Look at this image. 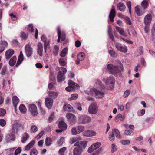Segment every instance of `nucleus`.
Here are the masks:
<instances>
[{"label": "nucleus", "mask_w": 155, "mask_h": 155, "mask_svg": "<svg viewBox=\"0 0 155 155\" xmlns=\"http://www.w3.org/2000/svg\"><path fill=\"white\" fill-rule=\"evenodd\" d=\"M48 94L49 96L52 98H56L58 95V93L56 91H48Z\"/></svg>", "instance_id": "nucleus-25"}, {"label": "nucleus", "mask_w": 155, "mask_h": 155, "mask_svg": "<svg viewBox=\"0 0 155 155\" xmlns=\"http://www.w3.org/2000/svg\"><path fill=\"white\" fill-rule=\"evenodd\" d=\"M125 19L126 21V22L129 25H131L132 24L130 18L127 16L125 18Z\"/></svg>", "instance_id": "nucleus-64"}, {"label": "nucleus", "mask_w": 155, "mask_h": 155, "mask_svg": "<svg viewBox=\"0 0 155 155\" xmlns=\"http://www.w3.org/2000/svg\"><path fill=\"white\" fill-rule=\"evenodd\" d=\"M82 152V150L77 147L73 151V155H80Z\"/></svg>", "instance_id": "nucleus-27"}, {"label": "nucleus", "mask_w": 155, "mask_h": 155, "mask_svg": "<svg viewBox=\"0 0 155 155\" xmlns=\"http://www.w3.org/2000/svg\"><path fill=\"white\" fill-rule=\"evenodd\" d=\"M141 5L142 8L144 9V10H145L147 8L148 5V1L146 0H143L141 3Z\"/></svg>", "instance_id": "nucleus-36"}, {"label": "nucleus", "mask_w": 155, "mask_h": 155, "mask_svg": "<svg viewBox=\"0 0 155 155\" xmlns=\"http://www.w3.org/2000/svg\"><path fill=\"white\" fill-rule=\"evenodd\" d=\"M66 150L67 148L65 147L60 149L58 152L59 155H64V152Z\"/></svg>", "instance_id": "nucleus-41"}, {"label": "nucleus", "mask_w": 155, "mask_h": 155, "mask_svg": "<svg viewBox=\"0 0 155 155\" xmlns=\"http://www.w3.org/2000/svg\"><path fill=\"white\" fill-rule=\"evenodd\" d=\"M25 50L27 56L29 57L32 54V48L29 45H26L25 47Z\"/></svg>", "instance_id": "nucleus-16"}, {"label": "nucleus", "mask_w": 155, "mask_h": 155, "mask_svg": "<svg viewBox=\"0 0 155 155\" xmlns=\"http://www.w3.org/2000/svg\"><path fill=\"white\" fill-rule=\"evenodd\" d=\"M64 138L61 137L59 140L58 141L57 144L59 146H61L64 143Z\"/></svg>", "instance_id": "nucleus-57"}, {"label": "nucleus", "mask_w": 155, "mask_h": 155, "mask_svg": "<svg viewBox=\"0 0 155 155\" xmlns=\"http://www.w3.org/2000/svg\"><path fill=\"white\" fill-rule=\"evenodd\" d=\"M68 84L70 85L71 86L74 87V89L75 87L78 88V87H79L78 84L75 82H73L71 80H69L68 81Z\"/></svg>", "instance_id": "nucleus-34"}, {"label": "nucleus", "mask_w": 155, "mask_h": 155, "mask_svg": "<svg viewBox=\"0 0 155 155\" xmlns=\"http://www.w3.org/2000/svg\"><path fill=\"white\" fill-rule=\"evenodd\" d=\"M59 50V47L58 46L55 45L54 47V49L53 50V54L54 56H56L58 54Z\"/></svg>", "instance_id": "nucleus-45"}, {"label": "nucleus", "mask_w": 155, "mask_h": 155, "mask_svg": "<svg viewBox=\"0 0 155 155\" xmlns=\"http://www.w3.org/2000/svg\"><path fill=\"white\" fill-rule=\"evenodd\" d=\"M117 8L120 11H124L126 9V6L123 3L120 2L117 5Z\"/></svg>", "instance_id": "nucleus-26"}, {"label": "nucleus", "mask_w": 155, "mask_h": 155, "mask_svg": "<svg viewBox=\"0 0 155 155\" xmlns=\"http://www.w3.org/2000/svg\"><path fill=\"white\" fill-rule=\"evenodd\" d=\"M15 125H16V126H17V128L18 129L19 128H21L22 129H24V124L18 123H16L15 124Z\"/></svg>", "instance_id": "nucleus-51"}, {"label": "nucleus", "mask_w": 155, "mask_h": 155, "mask_svg": "<svg viewBox=\"0 0 155 155\" xmlns=\"http://www.w3.org/2000/svg\"><path fill=\"white\" fill-rule=\"evenodd\" d=\"M14 134L10 133L7 134L6 136V140L7 142H9L11 140L13 141L15 139Z\"/></svg>", "instance_id": "nucleus-21"}, {"label": "nucleus", "mask_w": 155, "mask_h": 155, "mask_svg": "<svg viewBox=\"0 0 155 155\" xmlns=\"http://www.w3.org/2000/svg\"><path fill=\"white\" fill-rule=\"evenodd\" d=\"M13 104L14 105L15 110L17 105L19 102L18 98L16 96H14L12 97Z\"/></svg>", "instance_id": "nucleus-28"}, {"label": "nucleus", "mask_w": 155, "mask_h": 155, "mask_svg": "<svg viewBox=\"0 0 155 155\" xmlns=\"http://www.w3.org/2000/svg\"><path fill=\"white\" fill-rule=\"evenodd\" d=\"M58 127L59 129H61L64 130H66L67 128L66 124L63 121H61L59 122Z\"/></svg>", "instance_id": "nucleus-22"}, {"label": "nucleus", "mask_w": 155, "mask_h": 155, "mask_svg": "<svg viewBox=\"0 0 155 155\" xmlns=\"http://www.w3.org/2000/svg\"><path fill=\"white\" fill-rule=\"evenodd\" d=\"M95 150L101 146V143L100 142H97L94 143L92 145Z\"/></svg>", "instance_id": "nucleus-54"}, {"label": "nucleus", "mask_w": 155, "mask_h": 155, "mask_svg": "<svg viewBox=\"0 0 155 155\" xmlns=\"http://www.w3.org/2000/svg\"><path fill=\"white\" fill-rule=\"evenodd\" d=\"M14 51L12 49L7 50L5 53V58L7 59H9L14 54Z\"/></svg>", "instance_id": "nucleus-17"}, {"label": "nucleus", "mask_w": 155, "mask_h": 155, "mask_svg": "<svg viewBox=\"0 0 155 155\" xmlns=\"http://www.w3.org/2000/svg\"><path fill=\"white\" fill-rule=\"evenodd\" d=\"M96 133L92 130H87L85 131L83 134L84 136L88 137H92L95 135Z\"/></svg>", "instance_id": "nucleus-20"}, {"label": "nucleus", "mask_w": 155, "mask_h": 155, "mask_svg": "<svg viewBox=\"0 0 155 155\" xmlns=\"http://www.w3.org/2000/svg\"><path fill=\"white\" fill-rule=\"evenodd\" d=\"M116 29L121 35H124V31L123 29L120 27L116 26Z\"/></svg>", "instance_id": "nucleus-43"}, {"label": "nucleus", "mask_w": 155, "mask_h": 155, "mask_svg": "<svg viewBox=\"0 0 155 155\" xmlns=\"http://www.w3.org/2000/svg\"><path fill=\"white\" fill-rule=\"evenodd\" d=\"M85 58V54L83 52L79 53L77 56V58L79 61H82Z\"/></svg>", "instance_id": "nucleus-33"}, {"label": "nucleus", "mask_w": 155, "mask_h": 155, "mask_svg": "<svg viewBox=\"0 0 155 155\" xmlns=\"http://www.w3.org/2000/svg\"><path fill=\"white\" fill-rule=\"evenodd\" d=\"M78 97V95L77 94H72L71 97V100H73L76 99Z\"/></svg>", "instance_id": "nucleus-60"}, {"label": "nucleus", "mask_w": 155, "mask_h": 155, "mask_svg": "<svg viewBox=\"0 0 155 155\" xmlns=\"http://www.w3.org/2000/svg\"><path fill=\"white\" fill-rule=\"evenodd\" d=\"M109 53L110 55L113 57H115L116 55V52H115V51L112 50H109Z\"/></svg>", "instance_id": "nucleus-53"}, {"label": "nucleus", "mask_w": 155, "mask_h": 155, "mask_svg": "<svg viewBox=\"0 0 155 155\" xmlns=\"http://www.w3.org/2000/svg\"><path fill=\"white\" fill-rule=\"evenodd\" d=\"M130 91L129 90H126L124 92V98L127 97L130 94Z\"/></svg>", "instance_id": "nucleus-61"}, {"label": "nucleus", "mask_w": 155, "mask_h": 155, "mask_svg": "<svg viewBox=\"0 0 155 155\" xmlns=\"http://www.w3.org/2000/svg\"><path fill=\"white\" fill-rule=\"evenodd\" d=\"M53 101L51 98L47 97L45 99V104L46 107L50 109L51 108L53 104Z\"/></svg>", "instance_id": "nucleus-13"}, {"label": "nucleus", "mask_w": 155, "mask_h": 155, "mask_svg": "<svg viewBox=\"0 0 155 155\" xmlns=\"http://www.w3.org/2000/svg\"><path fill=\"white\" fill-rule=\"evenodd\" d=\"M57 30L58 35L57 42H60V40H61L62 41H64L66 38L65 33L64 32L61 33L60 28L59 27H57Z\"/></svg>", "instance_id": "nucleus-6"}, {"label": "nucleus", "mask_w": 155, "mask_h": 155, "mask_svg": "<svg viewBox=\"0 0 155 155\" xmlns=\"http://www.w3.org/2000/svg\"><path fill=\"white\" fill-rule=\"evenodd\" d=\"M24 59V57L22 51H21L20 54L18 56V60L17 62L15 65L16 67L18 66L23 61Z\"/></svg>", "instance_id": "nucleus-18"}, {"label": "nucleus", "mask_w": 155, "mask_h": 155, "mask_svg": "<svg viewBox=\"0 0 155 155\" xmlns=\"http://www.w3.org/2000/svg\"><path fill=\"white\" fill-rule=\"evenodd\" d=\"M19 109L20 112L22 113H24L26 112V109L25 106L23 104H21L19 106Z\"/></svg>", "instance_id": "nucleus-38"}, {"label": "nucleus", "mask_w": 155, "mask_h": 155, "mask_svg": "<svg viewBox=\"0 0 155 155\" xmlns=\"http://www.w3.org/2000/svg\"><path fill=\"white\" fill-rule=\"evenodd\" d=\"M109 139L111 141H113L114 140L115 136L114 134L113 131H112V134L109 135L108 137Z\"/></svg>", "instance_id": "nucleus-48"}, {"label": "nucleus", "mask_w": 155, "mask_h": 155, "mask_svg": "<svg viewBox=\"0 0 155 155\" xmlns=\"http://www.w3.org/2000/svg\"><path fill=\"white\" fill-rule=\"evenodd\" d=\"M98 110L97 105L96 103L91 104L89 106L88 112L90 114H96L97 113Z\"/></svg>", "instance_id": "nucleus-5"}, {"label": "nucleus", "mask_w": 155, "mask_h": 155, "mask_svg": "<svg viewBox=\"0 0 155 155\" xmlns=\"http://www.w3.org/2000/svg\"><path fill=\"white\" fill-rule=\"evenodd\" d=\"M68 49L66 48H64L60 53V55L61 57H64L67 54Z\"/></svg>", "instance_id": "nucleus-40"}, {"label": "nucleus", "mask_w": 155, "mask_h": 155, "mask_svg": "<svg viewBox=\"0 0 155 155\" xmlns=\"http://www.w3.org/2000/svg\"><path fill=\"white\" fill-rule=\"evenodd\" d=\"M37 53L40 56H42L43 55L42 52L43 51V46L41 42H39L37 45Z\"/></svg>", "instance_id": "nucleus-19"}, {"label": "nucleus", "mask_w": 155, "mask_h": 155, "mask_svg": "<svg viewBox=\"0 0 155 155\" xmlns=\"http://www.w3.org/2000/svg\"><path fill=\"white\" fill-rule=\"evenodd\" d=\"M22 38L25 40L27 39L28 37V34L24 32H22L21 34Z\"/></svg>", "instance_id": "nucleus-56"}, {"label": "nucleus", "mask_w": 155, "mask_h": 155, "mask_svg": "<svg viewBox=\"0 0 155 155\" xmlns=\"http://www.w3.org/2000/svg\"><path fill=\"white\" fill-rule=\"evenodd\" d=\"M81 140V138L80 137H76L75 138H72L70 139V143L71 144H73L74 143L76 142L79 140Z\"/></svg>", "instance_id": "nucleus-37"}, {"label": "nucleus", "mask_w": 155, "mask_h": 155, "mask_svg": "<svg viewBox=\"0 0 155 155\" xmlns=\"http://www.w3.org/2000/svg\"><path fill=\"white\" fill-rule=\"evenodd\" d=\"M91 121L90 117L84 115L80 116L79 118L78 123L80 124H84L89 123Z\"/></svg>", "instance_id": "nucleus-7"}, {"label": "nucleus", "mask_w": 155, "mask_h": 155, "mask_svg": "<svg viewBox=\"0 0 155 155\" xmlns=\"http://www.w3.org/2000/svg\"><path fill=\"white\" fill-rule=\"evenodd\" d=\"M16 60L17 58L15 56H13L11 58L9 61V65L11 66L14 65L16 63Z\"/></svg>", "instance_id": "nucleus-32"}, {"label": "nucleus", "mask_w": 155, "mask_h": 155, "mask_svg": "<svg viewBox=\"0 0 155 155\" xmlns=\"http://www.w3.org/2000/svg\"><path fill=\"white\" fill-rule=\"evenodd\" d=\"M125 119L124 116L120 114H118L115 118V121L116 122H118L119 120L121 121H123Z\"/></svg>", "instance_id": "nucleus-23"}, {"label": "nucleus", "mask_w": 155, "mask_h": 155, "mask_svg": "<svg viewBox=\"0 0 155 155\" xmlns=\"http://www.w3.org/2000/svg\"><path fill=\"white\" fill-rule=\"evenodd\" d=\"M38 152L36 149H32L30 152V155H37Z\"/></svg>", "instance_id": "nucleus-52"}, {"label": "nucleus", "mask_w": 155, "mask_h": 155, "mask_svg": "<svg viewBox=\"0 0 155 155\" xmlns=\"http://www.w3.org/2000/svg\"><path fill=\"white\" fill-rule=\"evenodd\" d=\"M44 44L45 51V52H46L47 49H48L49 47V41L47 42L46 41Z\"/></svg>", "instance_id": "nucleus-50"}, {"label": "nucleus", "mask_w": 155, "mask_h": 155, "mask_svg": "<svg viewBox=\"0 0 155 155\" xmlns=\"http://www.w3.org/2000/svg\"><path fill=\"white\" fill-rule=\"evenodd\" d=\"M85 93L88 95L89 94H91L94 93L96 97L97 98H102L104 97V95L105 94V93L104 92L101 91L95 88H92L90 90V93L87 91H85Z\"/></svg>", "instance_id": "nucleus-3"}, {"label": "nucleus", "mask_w": 155, "mask_h": 155, "mask_svg": "<svg viewBox=\"0 0 155 155\" xmlns=\"http://www.w3.org/2000/svg\"><path fill=\"white\" fill-rule=\"evenodd\" d=\"M66 117L68 121L71 124H73L76 122V117L72 114L68 113L67 114Z\"/></svg>", "instance_id": "nucleus-12"}, {"label": "nucleus", "mask_w": 155, "mask_h": 155, "mask_svg": "<svg viewBox=\"0 0 155 155\" xmlns=\"http://www.w3.org/2000/svg\"><path fill=\"white\" fill-rule=\"evenodd\" d=\"M120 142L123 145H129L130 143V141L127 140H123L121 141Z\"/></svg>", "instance_id": "nucleus-49"}, {"label": "nucleus", "mask_w": 155, "mask_h": 155, "mask_svg": "<svg viewBox=\"0 0 155 155\" xmlns=\"http://www.w3.org/2000/svg\"><path fill=\"white\" fill-rule=\"evenodd\" d=\"M59 62L61 65L65 66L67 64V59L65 58H60L59 60Z\"/></svg>", "instance_id": "nucleus-29"}, {"label": "nucleus", "mask_w": 155, "mask_h": 155, "mask_svg": "<svg viewBox=\"0 0 155 155\" xmlns=\"http://www.w3.org/2000/svg\"><path fill=\"white\" fill-rule=\"evenodd\" d=\"M116 62L117 64V66L111 64H109L107 66L106 70L109 74H112L114 75H117L120 72V71L118 68L121 71H123V67L121 62L117 61Z\"/></svg>", "instance_id": "nucleus-1"}, {"label": "nucleus", "mask_w": 155, "mask_h": 155, "mask_svg": "<svg viewBox=\"0 0 155 155\" xmlns=\"http://www.w3.org/2000/svg\"><path fill=\"white\" fill-rule=\"evenodd\" d=\"M28 29L29 31L31 33L34 32L33 26L32 24H30L28 25Z\"/></svg>", "instance_id": "nucleus-62"}, {"label": "nucleus", "mask_w": 155, "mask_h": 155, "mask_svg": "<svg viewBox=\"0 0 155 155\" xmlns=\"http://www.w3.org/2000/svg\"><path fill=\"white\" fill-rule=\"evenodd\" d=\"M114 78L113 77H109L105 82L106 84L109 86L110 89H112L113 88L114 85Z\"/></svg>", "instance_id": "nucleus-10"}, {"label": "nucleus", "mask_w": 155, "mask_h": 155, "mask_svg": "<svg viewBox=\"0 0 155 155\" xmlns=\"http://www.w3.org/2000/svg\"><path fill=\"white\" fill-rule=\"evenodd\" d=\"M6 113V110L3 108H0V116H4Z\"/></svg>", "instance_id": "nucleus-55"}, {"label": "nucleus", "mask_w": 155, "mask_h": 155, "mask_svg": "<svg viewBox=\"0 0 155 155\" xmlns=\"http://www.w3.org/2000/svg\"><path fill=\"white\" fill-rule=\"evenodd\" d=\"M115 46L118 51L123 53H126L127 52V48L125 45L117 42L115 44Z\"/></svg>", "instance_id": "nucleus-8"}, {"label": "nucleus", "mask_w": 155, "mask_h": 155, "mask_svg": "<svg viewBox=\"0 0 155 155\" xmlns=\"http://www.w3.org/2000/svg\"><path fill=\"white\" fill-rule=\"evenodd\" d=\"M124 134L127 136H132L134 134V132L133 131L129 130H125Z\"/></svg>", "instance_id": "nucleus-39"}, {"label": "nucleus", "mask_w": 155, "mask_h": 155, "mask_svg": "<svg viewBox=\"0 0 155 155\" xmlns=\"http://www.w3.org/2000/svg\"><path fill=\"white\" fill-rule=\"evenodd\" d=\"M127 5L130 14L131 13V2L130 1L127 2Z\"/></svg>", "instance_id": "nucleus-58"}, {"label": "nucleus", "mask_w": 155, "mask_h": 155, "mask_svg": "<svg viewBox=\"0 0 155 155\" xmlns=\"http://www.w3.org/2000/svg\"><path fill=\"white\" fill-rule=\"evenodd\" d=\"M116 12L114 9H112L111 10L109 15V18L110 21L111 22H113L114 21V18Z\"/></svg>", "instance_id": "nucleus-24"}, {"label": "nucleus", "mask_w": 155, "mask_h": 155, "mask_svg": "<svg viewBox=\"0 0 155 155\" xmlns=\"http://www.w3.org/2000/svg\"><path fill=\"white\" fill-rule=\"evenodd\" d=\"M18 129L16 126V125L14 124L13 125L12 129V132L13 134L17 133L18 131Z\"/></svg>", "instance_id": "nucleus-42"}, {"label": "nucleus", "mask_w": 155, "mask_h": 155, "mask_svg": "<svg viewBox=\"0 0 155 155\" xmlns=\"http://www.w3.org/2000/svg\"><path fill=\"white\" fill-rule=\"evenodd\" d=\"M29 137V134L26 132L24 133L22 136V139L21 140V142L23 143H25Z\"/></svg>", "instance_id": "nucleus-30"}, {"label": "nucleus", "mask_w": 155, "mask_h": 155, "mask_svg": "<svg viewBox=\"0 0 155 155\" xmlns=\"http://www.w3.org/2000/svg\"><path fill=\"white\" fill-rule=\"evenodd\" d=\"M7 71V67L5 65L3 66L1 72V74L2 75H5V73Z\"/></svg>", "instance_id": "nucleus-47"}, {"label": "nucleus", "mask_w": 155, "mask_h": 155, "mask_svg": "<svg viewBox=\"0 0 155 155\" xmlns=\"http://www.w3.org/2000/svg\"><path fill=\"white\" fill-rule=\"evenodd\" d=\"M145 10L141 7L139 5L137 6L135 8V11L138 16H142L145 12Z\"/></svg>", "instance_id": "nucleus-14"}, {"label": "nucleus", "mask_w": 155, "mask_h": 155, "mask_svg": "<svg viewBox=\"0 0 155 155\" xmlns=\"http://www.w3.org/2000/svg\"><path fill=\"white\" fill-rule=\"evenodd\" d=\"M45 142L47 146H50L52 144V140L49 138H47L46 139Z\"/></svg>", "instance_id": "nucleus-44"}, {"label": "nucleus", "mask_w": 155, "mask_h": 155, "mask_svg": "<svg viewBox=\"0 0 155 155\" xmlns=\"http://www.w3.org/2000/svg\"><path fill=\"white\" fill-rule=\"evenodd\" d=\"M37 131V127L35 125H33L31 126L30 131L31 133H35Z\"/></svg>", "instance_id": "nucleus-46"}, {"label": "nucleus", "mask_w": 155, "mask_h": 155, "mask_svg": "<svg viewBox=\"0 0 155 155\" xmlns=\"http://www.w3.org/2000/svg\"><path fill=\"white\" fill-rule=\"evenodd\" d=\"M21 151V148L20 147H18L17 149L15 150L14 154L15 155H17L19 153H20Z\"/></svg>", "instance_id": "nucleus-63"}, {"label": "nucleus", "mask_w": 155, "mask_h": 155, "mask_svg": "<svg viewBox=\"0 0 155 155\" xmlns=\"http://www.w3.org/2000/svg\"><path fill=\"white\" fill-rule=\"evenodd\" d=\"M84 129V126L79 125L72 128L71 131L72 134L75 135L82 132Z\"/></svg>", "instance_id": "nucleus-4"}, {"label": "nucleus", "mask_w": 155, "mask_h": 155, "mask_svg": "<svg viewBox=\"0 0 155 155\" xmlns=\"http://www.w3.org/2000/svg\"><path fill=\"white\" fill-rule=\"evenodd\" d=\"M6 124V121L3 119H0V125L2 127H4Z\"/></svg>", "instance_id": "nucleus-59"}, {"label": "nucleus", "mask_w": 155, "mask_h": 155, "mask_svg": "<svg viewBox=\"0 0 155 155\" xmlns=\"http://www.w3.org/2000/svg\"><path fill=\"white\" fill-rule=\"evenodd\" d=\"M87 144V141H81L77 142L74 144V146H77L79 148L82 150L85 149Z\"/></svg>", "instance_id": "nucleus-9"}, {"label": "nucleus", "mask_w": 155, "mask_h": 155, "mask_svg": "<svg viewBox=\"0 0 155 155\" xmlns=\"http://www.w3.org/2000/svg\"><path fill=\"white\" fill-rule=\"evenodd\" d=\"M35 143V141L34 140H33L31 141V142L25 147V150H29L31 148L33 147Z\"/></svg>", "instance_id": "nucleus-31"}, {"label": "nucleus", "mask_w": 155, "mask_h": 155, "mask_svg": "<svg viewBox=\"0 0 155 155\" xmlns=\"http://www.w3.org/2000/svg\"><path fill=\"white\" fill-rule=\"evenodd\" d=\"M114 134H115L116 137L118 138H121V136L119 130L117 129H114L113 130Z\"/></svg>", "instance_id": "nucleus-35"}, {"label": "nucleus", "mask_w": 155, "mask_h": 155, "mask_svg": "<svg viewBox=\"0 0 155 155\" xmlns=\"http://www.w3.org/2000/svg\"><path fill=\"white\" fill-rule=\"evenodd\" d=\"M60 69L61 71H59L58 74L57 79L58 82H61L65 79V74L67 72V70L66 68L63 67H61Z\"/></svg>", "instance_id": "nucleus-2"}, {"label": "nucleus", "mask_w": 155, "mask_h": 155, "mask_svg": "<svg viewBox=\"0 0 155 155\" xmlns=\"http://www.w3.org/2000/svg\"><path fill=\"white\" fill-rule=\"evenodd\" d=\"M29 110L32 115L36 116L37 115V107L35 104H32L29 105Z\"/></svg>", "instance_id": "nucleus-11"}, {"label": "nucleus", "mask_w": 155, "mask_h": 155, "mask_svg": "<svg viewBox=\"0 0 155 155\" xmlns=\"http://www.w3.org/2000/svg\"><path fill=\"white\" fill-rule=\"evenodd\" d=\"M152 16L151 14H148L144 18V23L146 25H149L151 22Z\"/></svg>", "instance_id": "nucleus-15"}]
</instances>
